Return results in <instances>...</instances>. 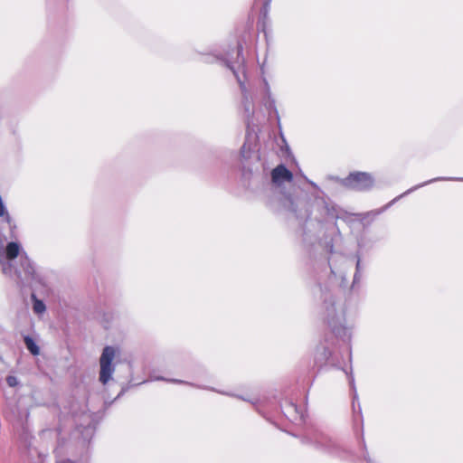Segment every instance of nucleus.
<instances>
[{"instance_id":"1","label":"nucleus","mask_w":463,"mask_h":463,"mask_svg":"<svg viewBox=\"0 0 463 463\" xmlns=\"http://www.w3.org/2000/svg\"><path fill=\"white\" fill-rule=\"evenodd\" d=\"M21 247L17 242H9L5 250L0 251L2 272L11 278L19 288L41 284L42 279L25 253L20 254Z\"/></svg>"},{"instance_id":"2","label":"nucleus","mask_w":463,"mask_h":463,"mask_svg":"<svg viewBox=\"0 0 463 463\" xmlns=\"http://www.w3.org/2000/svg\"><path fill=\"white\" fill-rule=\"evenodd\" d=\"M321 316L326 322L332 333L344 342L351 339L352 327L347 325L345 313V300L336 298L331 291H325L322 294Z\"/></svg>"},{"instance_id":"3","label":"nucleus","mask_w":463,"mask_h":463,"mask_svg":"<svg viewBox=\"0 0 463 463\" xmlns=\"http://www.w3.org/2000/svg\"><path fill=\"white\" fill-rule=\"evenodd\" d=\"M120 355L118 347L107 345L103 348L99 357V381L103 384H107L112 380L113 373L116 369V360Z\"/></svg>"},{"instance_id":"4","label":"nucleus","mask_w":463,"mask_h":463,"mask_svg":"<svg viewBox=\"0 0 463 463\" xmlns=\"http://www.w3.org/2000/svg\"><path fill=\"white\" fill-rule=\"evenodd\" d=\"M315 362L319 366L336 364L337 360L334 354V345L332 342L325 339L317 345L315 352Z\"/></svg>"},{"instance_id":"5","label":"nucleus","mask_w":463,"mask_h":463,"mask_svg":"<svg viewBox=\"0 0 463 463\" xmlns=\"http://www.w3.org/2000/svg\"><path fill=\"white\" fill-rule=\"evenodd\" d=\"M344 184L358 191L368 190L373 185V178L365 172L352 173L344 180Z\"/></svg>"},{"instance_id":"6","label":"nucleus","mask_w":463,"mask_h":463,"mask_svg":"<svg viewBox=\"0 0 463 463\" xmlns=\"http://www.w3.org/2000/svg\"><path fill=\"white\" fill-rule=\"evenodd\" d=\"M242 48L238 46L237 50V61L236 64L227 62V67L232 71L234 77L236 78L240 89L243 97L246 99L248 90L245 84V66H244V59L241 56Z\"/></svg>"},{"instance_id":"7","label":"nucleus","mask_w":463,"mask_h":463,"mask_svg":"<svg viewBox=\"0 0 463 463\" xmlns=\"http://www.w3.org/2000/svg\"><path fill=\"white\" fill-rule=\"evenodd\" d=\"M288 210L300 221H306L308 222L310 216L308 203L306 199L297 197L288 199Z\"/></svg>"},{"instance_id":"8","label":"nucleus","mask_w":463,"mask_h":463,"mask_svg":"<svg viewBox=\"0 0 463 463\" xmlns=\"http://www.w3.org/2000/svg\"><path fill=\"white\" fill-rule=\"evenodd\" d=\"M292 180L293 174L284 165H279L271 171L272 184L278 187L285 183H291Z\"/></svg>"},{"instance_id":"9","label":"nucleus","mask_w":463,"mask_h":463,"mask_svg":"<svg viewBox=\"0 0 463 463\" xmlns=\"http://www.w3.org/2000/svg\"><path fill=\"white\" fill-rule=\"evenodd\" d=\"M439 180H455V181H463V178H443V177H439V178H434V179H431V180H429L427 182H424L420 184H418L416 186H413L411 188H410L409 190H407L406 192H404L402 194L399 195L398 197L394 198L388 205H386L383 210H380V211H374V212H372V213L373 214V216H376L378 214H380L383 211H384L389 205L392 204L394 202L398 201L400 198H402V196L404 195H407L409 194H411V192L417 190L418 188L420 187H422L424 185H427L430 183H433V182H436V181H439Z\"/></svg>"},{"instance_id":"10","label":"nucleus","mask_w":463,"mask_h":463,"mask_svg":"<svg viewBox=\"0 0 463 463\" xmlns=\"http://www.w3.org/2000/svg\"><path fill=\"white\" fill-rule=\"evenodd\" d=\"M24 342L26 348L33 355H38L40 354L39 346L37 345L35 341L31 336L25 335L24 337Z\"/></svg>"},{"instance_id":"11","label":"nucleus","mask_w":463,"mask_h":463,"mask_svg":"<svg viewBox=\"0 0 463 463\" xmlns=\"http://www.w3.org/2000/svg\"><path fill=\"white\" fill-rule=\"evenodd\" d=\"M32 299L33 312L37 315H42L44 313L46 310L45 304L42 300L38 299L33 294L32 295Z\"/></svg>"},{"instance_id":"12","label":"nucleus","mask_w":463,"mask_h":463,"mask_svg":"<svg viewBox=\"0 0 463 463\" xmlns=\"http://www.w3.org/2000/svg\"><path fill=\"white\" fill-rule=\"evenodd\" d=\"M262 83H263V93H264V98L268 100V102H269L270 104H274L275 103V100L273 99L272 98V94H271V90H270V86H269V83L268 81V80L266 78H263L262 79Z\"/></svg>"},{"instance_id":"13","label":"nucleus","mask_w":463,"mask_h":463,"mask_svg":"<svg viewBox=\"0 0 463 463\" xmlns=\"http://www.w3.org/2000/svg\"><path fill=\"white\" fill-rule=\"evenodd\" d=\"M331 442L330 439L327 438L325 435H321L316 439V445L317 447L320 449H329V443Z\"/></svg>"},{"instance_id":"14","label":"nucleus","mask_w":463,"mask_h":463,"mask_svg":"<svg viewBox=\"0 0 463 463\" xmlns=\"http://www.w3.org/2000/svg\"><path fill=\"white\" fill-rule=\"evenodd\" d=\"M316 203L317 205H322V213H321V217H324L326 215H329L331 214V209L330 207L326 204V203L325 202V200L323 198H320V197H317L316 196Z\"/></svg>"},{"instance_id":"15","label":"nucleus","mask_w":463,"mask_h":463,"mask_svg":"<svg viewBox=\"0 0 463 463\" xmlns=\"http://www.w3.org/2000/svg\"><path fill=\"white\" fill-rule=\"evenodd\" d=\"M152 380L153 381H165V382H169V383H173L193 385L191 383H188V382H185V381H182V380H178V379H166V378L162 377V376L154 377V378H152Z\"/></svg>"},{"instance_id":"16","label":"nucleus","mask_w":463,"mask_h":463,"mask_svg":"<svg viewBox=\"0 0 463 463\" xmlns=\"http://www.w3.org/2000/svg\"><path fill=\"white\" fill-rule=\"evenodd\" d=\"M6 383L10 387H14L18 384V380L15 376L9 375L6 377Z\"/></svg>"},{"instance_id":"17","label":"nucleus","mask_w":463,"mask_h":463,"mask_svg":"<svg viewBox=\"0 0 463 463\" xmlns=\"http://www.w3.org/2000/svg\"><path fill=\"white\" fill-rule=\"evenodd\" d=\"M219 392L222 393V394L236 397V398L241 399L243 401L254 403V402L252 400H250V399H249L247 397H244V396H240V395H237V394H234V393H231V392Z\"/></svg>"},{"instance_id":"18","label":"nucleus","mask_w":463,"mask_h":463,"mask_svg":"<svg viewBox=\"0 0 463 463\" xmlns=\"http://www.w3.org/2000/svg\"><path fill=\"white\" fill-rule=\"evenodd\" d=\"M360 268H361L360 260L358 259L357 263H356V272L354 276V283H355L356 281H359V279H360V275H359Z\"/></svg>"},{"instance_id":"19","label":"nucleus","mask_w":463,"mask_h":463,"mask_svg":"<svg viewBox=\"0 0 463 463\" xmlns=\"http://www.w3.org/2000/svg\"><path fill=\"white\" fill-rule=\"evenodd\" d=\"M303 178L306 180L307 183H308L312 187H314L315 189H317V191H320L318 185L314 183L313 181L309 180L307 176L305 175H302Z\"/></svg>"},{"instance_id":"20","label":"nucleus","mask_w":463,"mask_h":463,"mask_svg":"<svg viewBox=\"0 0 463 463\" xmlns=\"http://www.w3.org/2000/svg\"><path fill=\"white\" fill-rule=\"evenodd\" d=\"M241 154L243 157H246V145H243L241 148Z\"/></svg>"},{"instance_id":"21","label":"nucleus","mask_w":463,"mask_h":463,"mask_svg":"<svg viewBox=\"0 0 463 463\" xmlns=\"http://www.w3.org/2000/svg\"><path fill=\"white\" fill-rule=\"evenodd\" d=\"M328 251L333 253V244L328 245Z\"/></svg>"},{"instance_id":"22","label":"nucleus","mask_w":463,"mask_h":463,"mask_svg":"<svg viewBox=\"0 0 463 463\" xmlns=\"http://www.w3.org/2000/svg\"><path fill=\"white\" fill-rule=\"evenodd\" d=\"M57 463H75L71 460H62V461H60V462H57Z\"/></svg>"},{"instance_id":"23","label":"nucleus","mask_w":463,"mask_h":463,"mask_svg":"<svg viewBox=\"0 0 463 463\" xmlns=\"http://www.w3.org/2000/svg\"><path fill=\"white\" fill-rule=\"evenodd\" d=\"M271 1H272V0H266V1H265V5H269L270 4V2H271Z\"/></svg>"},{"instance_id":"24","label":"nucleus","mask_w":463,"mask_h":463,"mask_svg":"<svg viewBox=\"0 0 463 463\" xmlns=\"http://www.w3.org/2000/svg\"><path fill=\"white\" fill-rule=\"evenodd\" d=\"M261 73H264V63L260 66Z\"/></svg>"},{"instance_id":"25","label":"nucleus","mask_w":463,"mask_h":463,"mask_svg":"<svg viewBox=\"0 0 463 463\" xmlns=\"http://www.w3.org/2000/svg\"><path fill=\"white\" fill-rule=\"evenodd\" d=\"M124 392H125V390H124V389H122V391L119 392V394L118 395V397H117V398L120 397V396L124 393Z\"/></svg>"},{"instance_id":"26","label":"nucleus","mask_w":463,"mask_h":463,"mask_svg":"<svg viewBox=\"0 0 463 463\" xmlns=\"http://www.w3.org/2000/svg\"><path fill=\"white\" fill-rule=\"evenodd\" d=\"M350 384L352 387L354 386V379L353 378L350 379Z\"/></svg>"}]
</instances>
